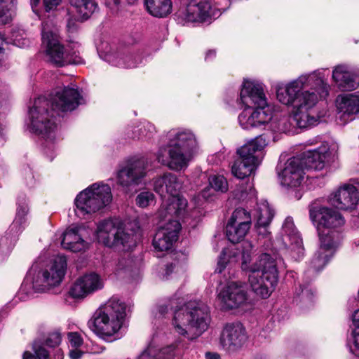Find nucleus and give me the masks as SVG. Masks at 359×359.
Masks as SVG:
<instances>
[{
  "label": "nucleus",
  "instance_id": "47",
  "mask_svg": "<svg viewBox=\"0 0 359 359\" xmlns=\"http://www.w3.org/2000/svg\"><path fill=\"white\" fill-rule=\"evenodd\" d=\"M68 339L71 346L75 348H77L83 344V339L77 332H69L68 334Z\"/></svg>",
  "mask_w": 359,
  "mask_h": 359
},
{
  "label": "nucleus",
  "instance_id": "43",
  "mask_svg": "<svg viewBox=\"0 0 359 359\" xmlns=\"http://www.w3.org/2000/svg\"><path fill=\"white\" fill-rule=\"evenodd\" d=\"M32 348L34 352V354L36 355L38 359L48 358L49 353L41 344L37 341H34L32 346Z\"/></svg>",
  "mask_w": 359,
  "mask_h": 359
},
{
  "label": "nucleus",
  "instance_id": "24",
  "mask_svg": "<svg viewBox=\"0 0 359 359\" xmlns=\"http://www.w3.org/2000/svg\"><path fill=\"white\" fill-rule=\"evenodd\" d=\"M84 231L85 230L80 226L67 229L62 234V248L74 252L88 249L89 243L84 239Z\"/></svg>",
  "mask_w": 359,
  "mask_h": 359
},
{
  "label": "nucleus",
  "instance_id": "56",
  "mask_svg": "<svg viewBox=\"0 0 359 359\" xmlns=\"http://www.w3.org/2000/svg\"><path fill=\"white\" fill-rule=\"evenodd\" d=\"M205 359H220V355L217 353L208 352L205 353Z\"/></svg>",
  "mask_w": 359,
  "mask_h": 359
},
{
  "label": "nucleus",
  "instance_id": "5",
  "mask_svg": "<svg viewBox=\"0 0 359 359\" xmlns=\"http://www.w3.org/2000/svg\"><path fill=\"white\" fill-rule=\"evenodd\" d=\"M165 137L156 153V160L172 170L186 169L198 147L195 135L189 130L172 129Z\"/></svg>",
  "mask_w": 359,
  "mask_h": 359
},
{
  "label": "nucleus",
  "instance_id": "34",
  "mask_svg": "<svg viewBox=\"0 0 359 359\" xmlns=\"http://www.w3.org/2000/svg\"><path fill=\"white\" fill-rule=\"evenodd\" d=\"M249 229L248 226L228 222L226 226V235L230 242L236 243L244 238Z\"/></svg>",
  "mask_w": 359,
  "mask_h": 359
},
{
  "label": "nucleus",
  "instance_id": "35",
  "mask_svg": "<svg viewBox=\"0 0 359 359\" xmlns=\"http://www.w3.org/2000/svg\"><path fill=\"white\" fill-rule=\"evenodd\" d=\"M228 222L250 228L251 215L245 209L238 208L233 212Z\"/></svg>",
  "mask_w": 359,
  "mask_h": 359
},
{
  "label": "nucleus",
  "instance_id": "21",
  "mask_svg": "<svg viewBox=\"0 0 359 359\" xmlns=\"http://www.w3.org/2000/svg\"><path fill=\"white\" fill-rule=\"evenodd\" d=\"M47 60L57 65H79L83 63L82 58L74 51L71 46H46Z\"/></svg>",
  "mask_w": 359,
  "mask_h": 359
},
{
  "label": "nucleus",
  "instance_id": "60",
  "mask_svg": "<svg viewBox=\"0 0 359 359\" xmlns=\"http://www.w3.org/2000/svg\"><path fill=\"white\" fill-rule=\"evenodd\" d=\"M215 52L213 50H210L207 53V54L205 55V60H208L210 57H215Z\"/></svg>",
  "mask_w": 359,
  "mask_h": 359
},
{
  "label": "nucleus",
  "instance_id": "17",
  "mask_svg": "<svg viewBox=\"0 0 359 359\" xmlns=\"http://www.w3.org/2000/svg\"><path fill=\"white\" fill-rule=\"evenodd\" d=\"M103 287L104 281L101 277L90 273L78 278L70 287L69 294L74 299H83Z\"/></svg>",
  "mask_w": 359,
  "mask_h": 359
},
{
  "label": "nucleus",
  "instance_id": "38",
  "mask_svg": "<svg viewBox=\"0 0 359 359\" xmlns=\"http://www.w3.org/2000/svg\"><path fill=\"white\" fill-rule=\"evenodd\" d=\"M210 186L216 191L226 192L228 190V182L222 175H215L209 179Z\"/></svg>",
  "mask_w": 359,
  "mask_h": 359
},
{
  "label": "nucleus",
  "instance_id": "14",
  "mask_svg": "<svg viewBox=\"0 0 359 359\" xmlns=\"http://www.w3.org/2000/svg\"><path fill=\"white\" fill-rule=\"evenodd\" d=\"M172 217L168 216L165 218L168 219V222L158 228L153 238V246L157 251L165 252L170 250L178 239L182 226L178 220L172 219Z\"/></svg>",
  "mask_w": 359,
  "mask_h": 359
},
{
  "label": "nucleus",
  "instance_id": "59",
  "mask_svg": "<svg viewBox=\"0 0 359 359\" xmlns=\"http://www.w3.org/2000/svg\"><path fill=\"white\" fill-rule=\"evenodd\" d=\"M310 294H311V290H309L308 288H304L302 290V295L303 297H309Z\"/></svg>",
  "mask_w": 359,
  "mask_h": 359
},
{
  "label": "nucleus",
  "instance_id": "20",
  "mask_svg": "<svg viewBox=\"0 0 359 359\" xmlns=\"http://www.w3.org/2000/svg\"><path fill=\"white\" fill-rule=\"evenodd\" d=\"M329 201L339 209H353L359 201V192L355 186L344 184L330 196Z\"/></svg>",
  "mask_w": 359,
  "mask_h": 359
},
{
  "label": "nucleus",
  "instance_id": "19",
  "mask_svg": "<svg viewBox=\"0 0 359 359\" xmlns=\"http://www.w3.org/2000/svg\"><path fill=\"white\" fill-rule=\"evenodd\" d=\"M246 340L245 329L241 323H228L222 330L221 343L228 351H238L242 348Z\"/></svg>",
  "mask_w": 359,
  "mask_h": 359
},
{
  "label": "nucleus",
  "instance_id": "29",
  "mask_svg": "<svg viewBox=\"0 0 359 359\" xmlns=\"http://www.w3.org/2000/svg\"><path fill=\"white\" fill-rule=\"evenodd\" d=\"M273 216L274 210L266 201H261L257 203L256 217L259 234L266 235L268 233L266 227L269 225Z\"/></svg>",
  "mask_w": 359,
  "mask_h": 359
},
{
  "label": "nucleus",
  "instance_id": "49",
  "mask_svg": "<svg viewBox=\"0 0 359 359\" xmlns=\"http://www.w3.org/2000/svg\"><path fill=\"white\" fill-rule=\"evenodd\" d=\"M291 129V123L288 121L287 118H282L278 123V126L273 130L280 133H287Z\"/></svg>",
  "mask_w": 359,
  "mask_h": 359
},
{
  "label": "nucleus",
  "instance_id": "16",
  "mask_svg": "<svg viewBox=\"0 0 359 359\" xmlns=\"http://www.w3.org/2000/svg\"><path fill=\"white\" fill-rule=\"evenodd\" d=\"M218 299L224 309L238 308L247 301V291L244 284L231 282L218 294Z\"/></svg>",
  "mask_w": 359,
  "mask_h": 359
},
{
  "label": "nucleus",
  "instance_id": "4",
  "mask_svg": "<svg viewBox=\"0 0 359 359\" xmlns=\"http://www.w3.org/2000/svg\"><path fill=\"white\" fill-rule=\"evenodd\" d=\"M241 269L249 273L248 280L252 291L262 299L270 297L278 280L277 256L262 254L255 262L250 264L252 244H243Z\"/></svg>",
  "mask_w": 359,
  "mask_h": 359
},
{
  "label": "nucleus",
  "instance_id": "33",
  "mask_svg": "<svg viewBox=\"0 0 359 359\" xmlns=\"http://www.w3.org/2000/svg\"><path fill=\"white\" fill-rule=\"evenodd\" d=\"M69 4L75 8L78 17L82 20L88 19L97 8L95 0H77L76 4Z\"/></svg>",
  "mask_w": 359,
  "mask_h": 359
},
{
  "label": "nucleus",
  "instance_id": "48",
  "mask_svg": "<svg viewBox=\"0 0 359 359\" xmlns=\"http://www.w3.org/2000/svg\"><path fill=\"white\" fill-rule=\"evenodd\" d=\"M353 324L355 327V329L351 333V337L350 341L354 342L355 336L356 334H359V309L354 311L352 315Z\"/></svg>",
  "mask_w": 359,
  "mask_h": 359
},
{
  "label": "nucleus",
  "instance_id": "26",
  "mask_svg": "<svg viewBox=\"0 0 359 359\" xmlns=\"http://www.w3.org/2000/svg\"><path fill=\"white\" fill-rule=\"evenodd\" d=\"M332 79L343 91L353 90L358 87L353 73L345 65H339L334 68Z\"/></svg>",
  "mask_w": 359,
  "mask_h": 359
},
{
  "label": "nucleus",
  "instance_id": "10",
  "mask_svg": "<svg viewBox=\"0 0 359 359\" xmlns=\"http://www.w3.org/2000/svg\"><path fill=\"white\" fill-rule=\"evenodd\" d=\"M66 268L67 261L63 256L55 257L53 262L39 271H37V264H34L23 284L25 285L32 276V287L36 292L48 291L61 283L65 274Z\"/></svg>",
  "mask_w": 359,
  "mask_h": 359
},
{
  "label": "nucleus",
  "instance_id": "39",
  "mask_svg": "<svg viewBox=\"0 0 359 359\" xmlns=\"http://www.w3.org/2000/svg\"><path fill=\"white\" fill-rule=\"evenodd\" d=\"M42 45H61L59 35L51 30L43 28L41 32Z\"/></svg>",
  "mask_w": 359,
  "mask_h": 359
},
{
  "label": "nucleus",
  "instance_id": "51",
  "mask_svg": "<svg viewBox=\"0 0 359 359\" xmlns=\"http://www.w3.org/2000/svg\"><path fill=\"white\" fill-rule=\"evenodd\" d=\"M62 0H43V4L46 11H50L55 9L60 3Z\"/></svg>",
  "mask_w": 359,
  "mask_h": 359
},
{
  "label": "nucleus",
  "instance_id": "8",
  "mask_svg": "<svg viewBox=\"0 0 359 359\" xmlns=\"http://www.w3.org/2000/svg\"><path fill=\"white\" fill-rule=\"evenodd\" d=\"M154 187L155 191L163 198L158 211L160 217L184 216L187 202L180 196L182 182L175 175L168 172L156 178L154 182Z\"/></svg>",
  "mask_w": 359,
  "mask_h": 359
},
{
  "label": "nucleus",
  "instance_id": "45",
  "mask_svg": "<svg viewBox=\"0 0 359 359\" xmlns=\"http://www.w3.org/2000/svg\"><path fill=\"white\" fill-rule=\"evenodd\" d=\"M61 342V335L58 332H53L49 334L46 339L45 344L50 347H55Z\"/></svg>",
  "mask_w": 359,
  "mask_h": 359
},
{
  "label": "nucleus",
  "instance_id": "9",
  "mask_svg": "<svg viewBox=\"0 0 359 359\" xmlns=\"http://www.w3.org/2000/svg\"><path fill=\"white\" fill-rule=\"evenodd\" d=\"M268 142L265 135H261L238 149L239 157L231 166L232 174L238 179L250 176L261 163L262 150Z\"/></svg>",
  "mask_w": 359,
  "mask_h": 359
},
{
  "label": "nucleus",
  "instance_id": "36",
  "mask_svg": "<svg viewBox=\"0 0 359 359\" xmlns=\"http://www.w3.org/2000/svg\"><path fill=\"white\" fill-rule=\"evenodd\" d=\"M154 357L156 359H180V351L177 345L170 344L158 349L156 348Z\"/></svg>",
  "mask_w": 359,
  "mask_h": 359
},
{
  "label": "nucleus",
  "instance_id": "61",
  "mask_svg": "<svg viewBox=\"0 0 359 359\" xmlns=\"http://www.w3.org/2000/svg\"><path fill=\"white\" fill-rule=\"evenodd\" d=\"M7 0H0V2H5ZM10 1H11V6L9 8L12 9L15 7V6L17 4V0H10Z\"/></svg>",
  "mask_w": 359,
  "mask_h": 359
},
{
  "label": "nucleus",
  "instance_id": "31",
  "mask_svg": "<svg viewBox=\"0 0 359 359\" xmlns=\"http://www.w3.org/2000/svg\"><path fill=\"white\" fill-rule=\"evenodd\" d=\"M147 11L156 18H165L172 12L170 0H144Z\"/></svg>",
  "mask_w": 359,
  "mask_h": 359
},
{
  "label": "nucleus",
  "instance_id": "55",
  "mask_svg": "<svg viewBox=\"0 0 359 359\" xmlns=\"http://www.w3.org/2000/svg\"><path fill=\"white\" fill-rule=\"evenodd\" d=\"M26 180H29V182H27V185L32 186L34 184V175L31 170L27 172Z\"/></svg>",
  "mask_w": 359,
  "mask_h": 359
},
{
  "label": "nucleus",
  "instance_id": "1",
  "mask_svg": "<svg viewBox=\"0 0 359 359\" xmlns=\"http://www.w3.org/2000/svg\"><path fill=\"white\" fill-rule=\"evenodd\" d=\"M330 86L320 70L302 74L287 84L276 86V95L280 102L293 105L291 118L297 126L306 128L315 126L318 118L313 108L319 99L329 95Z\"/></svg>",
  "mask_w": 359,
  "mask_h": 359
},
{
  "label": "nucleus",
  "instance_id": "12",
  "mask_svg": "<svg viewBox=\"0 0 359 359\" xmlns=\"http://www.w3.org/2000/svg\"><path fill=\"white\" fill-rule=\"evenodd\" d=\"M96 235L100 243L110 248L122 245L126 250H130L136 244L134 233L126 232L118 220H104L99 223Z\"/></svg>",
  "mask_w": 359,
  "mask_h": 359
},
{
  "label": "nucleus",
  "instance_id": "30",
  "mask_svg": "<svg viewBox=\"0 0 359 359\" xmlns=\"http://www.w3.org/2000/svg\"><path fill=\"white\" fill-rule=\"evenodd\" d=\"M328 151L327 146L323 145L316 149L304 152V159L305 160V164L315 170L323 169L325 166Z\"/></svg>",
  "mask_w": 359,
  "mask_h": 359
},
{
  "label": "nucleus",
  "instance_id": "42",
  "mask_svg": "<svg viewBox=\"0 0 359 359\" xmlns=\"http://www.w3.org/2000/svg\"><path fill=\"white\" fill-rule=\"evenodd\" d=\"M97 53L101 59L109 62H114L115 53L112 51L111 46H98Z\"/></svg>",
  "mask_w": 359,
  "mask_h": 359
},
{
  "label": "nucleus",
  "instance_id": "54",
  "mask_svg": "<svg viewBox=\"0 0 359 359\" xmlns=\"http://www.w3.org/2000/svg\"><path fill=\"white\" fill-rule=\"evenodd\" d=\"M177 268L175 264H170L166 266L165 276L168 278V276L176 269Z\"/></svg>",
  "mask_w": 359,
  "mask_h": 359
},
{
  "label": "nucleus",
  "instance_id": "63",
  "mask_svg": "<svg viewBox=\"0 0 359 359\" xmlns=\"http://www.w3.org/2000/svg\"><path fill=\"white\" fill-rule=\"evenodd\" d=\"M40 0H31V4L32 6H36L39 3Z\"/></svg>",
  "mask_w": 359,
  "mask_h": 359
},
{
  "label": "nucleus",
  "instance_id": "58",
  "mask_svg": "<svg viewBox=\"0 0 359 359\" xmlns=\"http://www.w3.org/2000/svg\"><path fill=\"white\" fill-rule=\"evenodd\" d=\"M23 359H38L36 355L29 351H25L23 354Z\"/></svg>",
  "mask_w": 359,
  "mask_h": 359
},
{
  "label": "nucleus",
  "instance_id": "62",
  "mask_svg": "<svg viewBox=\"0 0 359 359\" xmlns=\"http://www.w3.org/2000/svg\"><path fill=\"white\" fill-rule=\"evenodd\" d=\"M6 42L4 35L0 32V45H3Z\"/></svg>",
  "mask_w": 359,
  "mask_h": 359
},
{
  "label": "nucleus",
  "instance_id": "6",
  "mask_svg": "<svg viewBox=\"0 0 359 359\" xmlns=\"http://www.w3.org/2000/svg\"><path fill=\"white\" fill-rule=\"evenodd\" d=\"M126 306L117 298L112 297L94 313L88 325L100 338L113 341L121 337V330L126 317Z\"/></svg>",
  "mask_w": 359,
  "mask_h": 359
},
{
  "label": "nucleus",
  "instance_id": "23",
  "mask_svg": "<svg viewBox=\"0 0 359 359\" xmlns=\"http://www.w3.org/2000/svg\"><path fill=\"white\" fill-rule=\"evenodd\" d=\"M339 118L342 123L352 121L353 115L359 113V92L339 95L336 99Z\"/></svg>",
  "mask_w": 359,
  "mask_h": 359
},
{
  "label": "nucleus",
  "instance_id": "52",
  "mask_svg": "<svg viewBox=\"0 0 359 359\" xmlns=\"http://www.w3.org/2000/svg\"><path fill=\"white\" fill-rule=\"evenodd\" d=\"M83 355V352L75 348L69 351V356L72 359H80Z\"/></svg>",
  "mask_w": 359,
  "mask_h": 359
},
{
  "label": "nucleus",
  "instance_id": "41",
  "mask_svg": "<svg viewBox=\"0 0 359 359\" xmlns=\"http://www.w3.org/2000/svg\"><path fill=\"white\" fill-rule=\"evenodd\" d=\"M16 238L6 234L1 238L0 241V250L3 253L9 252L15 246L16 243Z\"/></svg>",
  "mask_w": 359,
  "mask_h": 359
},
{
  "label": "nucleus",
  "instance_id": "22",
  "mask_svg": "<svg viewBox=\"0 0 359 359\" xmlns=\"http://www.w3.org/2000/svg\"><path fill=\"white\" fill-rule=\"evenodd\" d=\"M304 174L302 159L298 157L290 158L279 174L281 184L288 187H297L301 184Z\"/></svg>",
  "mask_w": 359,
  "mask_h": 359
},
{
  "label": "nucleus",
  "instance_id": "15",
  "mask_svg": "<svg viewBox=\"0 0 359 359\" xmlns=\"http://www.w3.org/2000/svg\"><path fill=\"white\" fill-rule=\"evenodd\" d=\"M240 100L245 107L269 108L262 83L245 80L240 93Z\"/></svg>",
  "mask_w": 359,
  "mask_h": 359
},
{
  "label": "nucleus",
  "instance_id": "50",
  "mask_svg": "<svg viewBox=\"0 0 359 359\" xmlns=\"http://www.w3.org/2000/svg\"><path fill=\"white\" fill-rule=\"evenodd\" d=\"M226 254L224 251L222 252L219 259L217 262V265L215 269V272L221 273L226 266Z\"/></svg>",
  "mask_w": 359,
  "mask_h": 359
},
{
  "label": "nucleus",
  "instance_id": "13",
  "mask_svg": "<svg viewBox=\"0 0 359 359\" xmlns=\"http://www.w3.org/2000/svg\"><path fill=\"white\" fill-rule=\"evenodd\" d=\"M147 170V161L144 158L130 160L117 171V184L125 192H133L146 177Z\"/></svg>",
  "mask_w": 359,
  "mask_h": 359
},
{
  "label": "nucleus",
  "instance_id": "3",
  "mask_svg": "<svg viewBox=\"0 0 359 359\" xmlns=\"http://www.w3.org/2000/svg\"><path fill=\"white\" fill-rule=\"evenodd\" d=\"M173 310L172 325L175 331L188 339H193L205 331L210 322L209 307L201 302L184 303L177 294L168 302L158 306V312L164 316Z\"/></svg>",
  "mask_w": 359,
  "mask_h": 359
},
{
  "label": "nucleus",
  "instance_id": "40",
  "mask_svg": "<svg viewBox=\"0 0 359 359\" xmlns=\"http://www.w3.org/2000/svg\"><path fill=\"white\" fill-rule=\"evenodd\" d=\"M135 201L137 206L144 208L154 203L155 196L151 191H142L137 196Z\"/></svg>",
  "mask_w": 359,
  "mask_h": 359
},
{
  "label": "nucleus",
  "instance_id": "46",
  "mask_svg": "<svg viewBox=\"0 0 359 359\" xmlns=\"http://www.w3.org/2000/svg\"><path fill=\"white\" fill-rule=\"evenodd\" d=\"M156 352V348L151 344H149L148 346L137 357V359H156L154 355Z\"/></svg>",
  "mask_w": 359,
  "mask_h": 359
},
{
  "label": "nucleus",
  "instance_id": "44",
  "mask_svg": "<svg viewBox=\"0 0 359 359\" xmlns=\"http://www.w3.org/2000/svg\"><path fill=\"white\" fill-rule=\"evenodd\" d=\"M28 212V208L27 205L19 206L17 209L16 217L13 222V225L18 224L22 225L26 221L25 216Z\"/></svg>",
  "mask_w": 359,
  "mask_h": 359
},
{
  "label": "nucleus",
  "instance_id": "32",
  "mask_svg": "<svg viewBox=\"0 0 359 359\" xmlns=\"http://www.w3.org/2000/svg\"><path fill=\"white\" fill-rule=\"evenodd\" d=\"M137 270V264L129 252H125L117 260L114 272L118 276H130Z\"/></svg>",
  "mask_w": 359,
  "mask_h": 359
},
{
  "label": "nucleus",
  "instance_id": "28",
  "mask_svg": "<svg viewBox=\"0 0 359 359\" xmlns=\"http://www.w3.org/2000/svg\"><path fill=\"white\" fill-rule=\"evenodd\" d=\"M340 245L330 242L329 246H323L320 241V246L311 261V266L316 271L324 268L331 257L334 255Z\"/></svg>",
  "mask_w": 359,
  "mask_h": 359
},
{
  "label": "nucleus",
  "instance_id": "18",
  "mask_svg": "<svg viewBox=\"0 0 359 359\" xmlns=\"http://www.w3.org/2000/svg\"><path fill=\"white\" fill-rule=\"evenodd\" d=\"M271 118L270 109L265 107H245L238 117L241 127L245 130L268 124Z\"/></svg>",
  "mask_w": 359,
  "mask_h": 359
},
{
  "label": "nucleus",
  "instance_id": "57",
  "mask_svg": "<svg viewBox=\"0 0 359 359\" xmlns=\"http://www.w3.org/2000/svg\"><path fill=\"white\" fill-rule=\"evenodd\" d=\"M67 27L69 32H74L76 29L75 24L72 20L68 21Z\"/></svg>",
  "mask_w": 359,
  "mask_h": 359
},
{
  "label": "nucleus",
  "instance_id": "7",
  "mask_svg": "<svg viewBox=\"0 0 359 359\" xmlns=\"http://www.w3.org/2000/svg\"><path fill=\"white\" fill-rule=\"evenodd\" d=\"M309 217L316 226L319 241L323 246H329L330 242L341 245L343 238L341 229L345 220L339 211L312 204L309 206Z\"/></svg>",
  "mask_w": 359,
  "mask_h": 359
},
{
  "label": "nucleus",
  "instance_id": "53",
  "mask_svg": "<svg viewBox=\"0 0 359 359\" xmlns=\"http://www.w3.org/2000/svg\"><path fill=\"white\" fill-rule=\"evenodd\" d=\"M353 346H354V348L355 349H353L351 346V351L355 355H357L358 353H356V351H359V334H356L355 336V339H354V342H352Z\"/></svg>",
  "mask_w": 359,
  "mask_h": 359
},
{
  "label": "nucleus",
  "instance_id": "2",
  "mask_svg": "<svg viewBox=\"0 0 359 359\" xmlns=\"http://www.w3.org/2000/svg\"><path fill=\"white\" fill-rule=\"evenodd\" d=\"M81 100L78 89L70 86L57 89L50 100L38 97L29 109L30 131L52 142L57 130L54 111H72L81 104Z\"/></svg>",
  "mask_w": 359,
  "mask_h": 359
},
{
  "label": "nucleus",
  "instance_id": "25",
  "mask_svg": "<svg viewBox=\"0 0 359 359\" xmlns=\"http://www.w3.org/2000/svg\"><path fill=\"white\" fill-rule=\"evenodd\" d=\"M209 0H189L187 6L185 20L191 22H203L210 18Z\"/></svg>",
  "mask_w": 359,
  "mask_h": 359
},
{
  "label": "nucleus",
  "instance_id": "64",
  "mask_svg": "<svg viewBox=\"0 0 359 359\" xmlns=\"http://www.w3.org/2000/svg\"><path fill=\"white\" fill-rule=\"evenodd\" d=\"M69 43H77V41H75L74 39H69Z\"/></svg>",
  "mask_w": 359,
  "mask_h": 359
},
{
  "label": "nucleus",
  "instance_id": "11",
  "mask_svg": "<svg viewBox=\"0 0 359 359\" xmlns=\"http://www.w3.org/2000/svg\"><path fill=\"white\" fill-rule=\"evenodd\" d=\"M112 201L111 187L103 183H94L81 191L75 198L76 212L85 216L95 213Z\"/></svg>",
  "mask_w": 359,
  "mask_h": 359
},
{
  "label": "nucleus",
  "instance_id": "37",
  "mask_svg": "<svg viewBox=\"0 0 359 359\" xmlns=\"http://www.w3.org/2000/svg\"><path fill=\"white\" fill-rule=\"evenodd\" d=\"M156 133L155 126L149 122L144 123L137 127L132 136L133 139H149Z\"/></svg>",
  "mask_w": 359,
  "mask_h": 359
},
{
  "label": "nucleus",
  "instance_id": "27",
  "mask_svg": "<svg viewBox=\"0 0 359 359\" xmlns=\"http://www.w3.org/2000/svg\"><path fill=\"white\" fill-rule=\"evenodd\" d=\"M281 239L285 248L294 250L302 247V238L295 228L293 219L290 217H287L284 221L281 231Z\"/></svg>",
  "mask_w": 359,
  "mask_h": 359
}]
</instances>
